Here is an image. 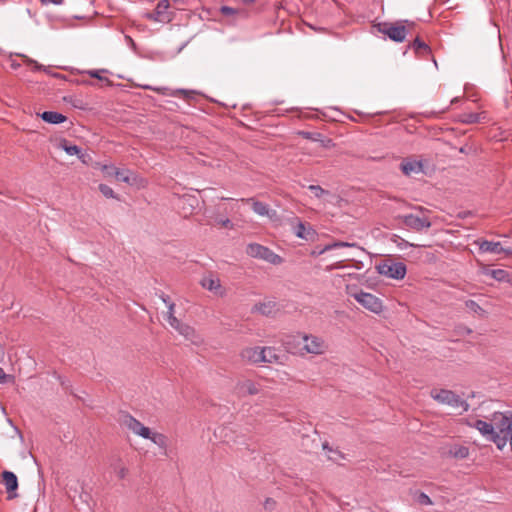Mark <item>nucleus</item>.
Returning <instances> with one entry per match:
<instances>
[{"label":"nucleus","mask_w":512,"mask_h":512,"mask_svg":"<svg viewBox=\"0 0 512 512\" xmlns=\"http://www.w3.org/2000/svg\"><path fill=\"white\" fill-rule=\"evenodd\" d=\"M61 147L68 155H78L81 152V149L77 145H70L66 140L61 143Z\"/></svg>","instance_id":"nucleus-36"},{"label":"nucleus","mask_w":512,"mask_h":512,"mask_svg":"<svg viewBox=\"0 0 512 512\" xmlns=\"http://www.w3.org/2000/svg\"><path fill=\"white\" fill-rule=\"evenodd\" d=\"M100 192L107 198H115V194L113 189L106 185V184H100L99 185Z\"/></svg>","instance_id":"nucleus-39"},{"label":"nucleus","mask_w":512,"mask_h":512,"mask_svg":"<svg viewBox=\"0 0 512 512\" xmlns=\"http://www.w3.org/2000/svg\"><path fill=\"white\" fill-rule=\"evenodd\" d=\"M465 306L469 311L473 312L474 314L478 315L479 317L486 316V311L478 303H476L473 300H467L465 302Z\"/></svg>","instance_id":"nucleus-32"},{"label":"nucleus","mask_w":512,"mask_h":512,"mask_svg":"<svg viewBox=\"0 0 512 512\" xmlns=\"http://www.w3.org/2000/svg\"><path fill=\"white\" fill-rule=\"evenodd\" d=\"M220 12L225 15V16H231V15H234V14H237L238 13V10L237 9H234L232 7H229V6H222L220 8Z\"/></svg>","instance_id":"nucleus-44"},{"label":"nucleus","mask_w":512,"mask_h":512,"mask_svg":"<svg viewBox=\"0 0 512 512\" xmlns=\"http://www.w3.org/2000/svg\"><path fill=\"white\" fill-rule=\"evenodd\" d=\"M167 308H168L167 318H166L167 322L169 323V325L171 327L177 325L179 320L174 316L175 304L173 302H169Z\"/></svg>","instance_id":"nucleus-35"},{"label":"nucleus","mask_w":512,"mask_h":512,"mask_svg":"<svg viewBox=\"0 0 512 512\" xmlns=\"http://www.w3.org/2000/svg\"><path fill=\"white\" fill-rule=\"evenodd\" d=\"M111 169H113L114 171V176L122 181V182H125V183H130V174L131 172L129 170H121V169H117L115 167H110Z\"/></svg>","instance_id":"nucleus-34"},{"label":"nucleus","mask_w":512,"mask_h":512,"mask_svg":"<svg viewBox=\"0 0 512 512\" xmlns=\"http://www.w3.org/2000/svg\"><path fill=\"white\" fill-rule=\"evenodd\" d=\"M308 188L317 198H321L323 195L328 194V191L318 185H310Z\"/></svg>","instance_id":"nucleus-41"},{"label":"nucleus","mask_w":512,"mask_h":512,"mask_svg":"<svg viewBox=\"0 0 512 512\" xmlns=\"http://www.w3.org/2000/svg\"><path fill=\"white\" fill-rule=\"evenodd\" d=\"M128 39H129V40H128V43L133 42V41H132V38L128 37Z\"/></svg>","instance_id":"nucleus-60"},{"label":"nucleus","mask_w":512,"mask_h":512,"mask_svg":"<svg viewBox=\"0 0 512 512\" xmlns=\"http://www.w3.org/2000/svg\"><path fill=\"white\" fill-rule=\"evenodd\" d=\"M378 272L393 279H403L406 274V266L402 262L384 261L378 266Z\"/></svg>","instance_id":"nucleus-6"},{"label":"nucleus","mask_w":512,"mask_h":512,"mask_svg":"<svg viewBox=\"0 0 512 512\" xmlns=\"http://www.w3.org/2000/svg\"><path fill=\"white\" fill-rule=\"evenodd\" d=\"M173 96H182L185 99H194L196 92L192 90H184V89H178L175 90L173 93H171Z\"/></svg>","instance_id":"nucleus-38"},{"label":"nucleus","mask_w":512,"mask_h":512,"mask_svg":"<svg viewBox=\"0 0 512 512\" xmlns=\"http://www.w3.org/2000/svg\"><path fill=\"white\" fill-rule=\"evenodd\" d=\"M458 339H452V335H450L449 341H457Z\"/></svg>","instance_id":"nucleus-58"},{"label":"nucleus","mask_w":512,"mask_h":512,"mask_svg":"<svg viewBox=\"0 0 512 512\" xmlns=\"http://www.w3.org/2000/svg\"><path fill=\"white\" fill-rule=\"evenodd\" d=\"M112 469L119 479H124L128 475V469L122 464L121 459L112 464Z\"/></svg>","instance_id":"nucleus-31"},{"label":"nucleus","mask_w":512,"mask_h":512,"mask_svg":"<svg viewBox=\"0 0 512 512\" xmlns=\"http://www.w3.org/2000/svg\"><path fill=\"white\" fill-rule=\"evenodd\" d=\"M479 246V251L482 253H494V254H511L510 249L502 247L500 242H492L487 240H477L475 242Z\"/></svg>","instance_id":"nucleus-13"},{"label":"nucleus","mask_w":512,"mask_h":512,"mask_svg":"<svg viewBox=\"0 0 512 512\" xmlns=\"http://www.w3.org/2000/svg\"><path fill=\"white\" fill-rule=\"evenodd\" d=\"M431 396L441 403H445L448 401V391L446 390L438 391L437 389H433L431 391Z\"/></svg>","instance_id":"nucleus-37"},{"label":"nucleus","mask_w":512,"mask_h":512,"mask_svg":"<svg viewBox=\"0 0 512 512\" xmlns=\"http://www.w3.org/2000/svg\"><path fill=\"white\" fill-rule=\"evenodd\" d=\"M147 439L151 440L160 449H162L163 450V454L165 456H168V451H167L168 439H167V437L164 434L158 433V432H152L150 430V435H149V437Z\"/></svg>","instance_id":"nucleus-26"},{"label":"nucleus","mask_w":512,"mask_h":512,"mask_svg":"<svg viewBox=\"0 0 512 512\" xmlns=\"http://www.w3.org/2000/svg\"><path fill=\"white\" fill-rule=\"evenodd\" d=\"M161 299H162V301H163L167 306H168L169 302H171V301H170V299H169V296L164 295V294H162V295H161Z\"/></svg>","instance_id":"nucleus-51"},{"label":"nucleus","mask_w":512,"mask_h":512,"mask_svg":"<svg viewBox=\"0 0 512 512\" xmlns=\"http://www.w3.org/2000/svg\"><path fill=\"white\" fill-rule=\"evenodd\" d=\"M471 332L472 330L465 326H457L453 331V335L464 336L470 334Z\"/></svg>","instance_id":"nucleus-42"},{"label":"nucleus","mask_w":512,"mask_h":512,"mask_svg":"<svg viewBox=\"0 0 512 512\" xmlns=\"http://www.w3.org/2000/svg\"><path fill=\"white\" fill-rule=\"evenodd\" d=\"M170 7L169 0H160L153 12L145 14V18L154 22H170L171 17L167 10Z\"/></svg>","instance_id":"nucleus-10"},{"label":"nucleus","mask_w":512,"mask_h":512,"mask_svg":"<svg viewBox=\"0 0 512 512\" xmlns=\"http://www.w3.org/2000/svg\"><path fill=\"white\" fill-rule=\"evenodd\" d=\"M100 72H106V70H104V69H102V70H89V71H87V74H88L89 76H91V77H93V78H97V79H99V80H101V81H106V82H107V84H109V85H110V84H111V81H110L108 78L102 77V76L100 75Z\"/></svg>","instance_id":"nucleus-40"},{"label":"nucleus","mask_w":512,"mask_h":512,"mask_svg":"<svg viewBox=\"0 0 512 512\" xmlns=\"http://www.w3.org/2000/svg\"><path fill=\"white\" fill-rule=\"evenodd\" d=\"M400 168L405 175L410 176L422 171V163L416 160H406L401 163Z\"/></svg>","instance_id":"nucleus-22"},{"label":"nucleus","mask_w":512,"mask_h":512,"mask_svg":"<svg viewBox=\"0 0 512 512\" xmlns=\"http://www.w3.org/2000/svg\"><path fill=\"white\" fill-rule=\"evenodd\" d=\"M450 455L458 459H464L469 455V449L463 445H455L450 447Z\"/></svg>","instance_id":"nucleus-30"},{"label":"nucleus","mask_w":512,"mask_h":512,"mask_svg":"<svg viewBox=\"0 0 512 512\" xmlns=\"http://www.w3.org/2000/svg\"><path fill=\"white\" fill-rule=\"evenodd\" d=\"M261 363H280V356L273 347H261Z\"/></svg>","instance_id":"nucleus-23"},{"label":"nucleus","mask_w":512,"mask_h":512,"mask_svg":"<svg viewBox=\"0 0 512 512\" xmlns=\"http://www.w3.org/2000/svg\"><path fill=\"white\" fill-rule=\"evenodd\" d=\"M298 135L313 142H318L324 148H331L334 146L332 139L324 137L318 132L299 131Z\"/></svg>","instance_id":"nucleus-18"},{"label":"nucleus","mask_w":512,"mask_h":512,"mask_svg":"<svg viewBox=\"0 0 512 512\" xmlns=\"http://www.w3.org/2000/svg\"><path fill=\"white\" fill-rule=\"evenodd\" d=\"M352 296L359 304L373 313L379 314L383 309L382 301L371 293L360 291Z\"/></svg>","instance_id":"nucleus-5"},{"label":"nucleus","mask_w":512,"mask_h":512,"mask_svg":"<svg viewBox=\"0 0 512 512\" xmlns=\"http://www.w3.org/2000/svg\"><path fill=\"white\" fill-rule=\"evenodd\" d=\"M2 359H3V355L0 354V362L2 361Z\"/></svg>","instance_id":"nucleus-61"},{"label":"nucleus","mask_w":512,"mask_h":512,"mask_svg":"<svg viewBox=\"0 0 512 512\" xmlns=\"http://www.w3.org/2000/svg\"><path fill=\"white\" fill-rule=\"evenodd\" d=\"M296 225L294 227V233L298 238L304 240H313L316 236V231L309 225L306 226L302 221L298 218H295Z\"/></svg>","instance_id":"nucleus-19"},{"label":"nucleus","mask_w":512,"mask_h":512,"mask_svg":"<svg viewBox=\"0 0 512 512\" xmlns=\"http://www.w3.org/2000/svg\"><path fill=\"white\" fill-rule=\"evenodd\" d=\"M303 341V350L310 354H323L327 348L325 341L318 336L306 335L303 337Z\"/></svg>","instance_id":"nucleus-11"},{"label":"nucleus","mask_w":512,"mask_h":512,"mask_svg":"<svg viewBox=\"0 0 512 512\" xmlns=\"http://www.w3.org/2000/svg\"><path fill=\"white\" fill-rule=\"evenodd\" d=\"M337 267H338V266H330V267H328L327 269H328V270H331V269H333V268H337Z\"/></svg>","instance_id":"nucleus-57"},{"label":"nucleus","mask_w":512,"mask_h":512,"mask_svg":"<svg viewBox=\"0 0 512 512\" xmlns=\"http://www.w3.org/2000/svg\"><path fill=\"white\" fill-rule=\"evenodd\" d=\"M417 501L421 505H429V504H431V500H430L429 496L426 495L425 493H420L418 495V497H417Z\"/></svg>","instance_id":"nucleus-45"},{"label":"nucleus","mask_w":512,"mask_h":512,"mask_svg":"<svg viewBox=\"0 0 512 512\" xmlns=\"http://www.w3.org/2000/svg\"><path fill=\"white\" fill-rule=\"evenodd\" d=\"M450 408L456 415H461L469 409V404L460 395L450 391Z\"/></svg>","instance_id":"nucleus-16"},{"label":"nucleus","mask_w":512,"mask_h":512,"mask_svg":"<svg viewBox=\"0 0 512 512\" xmlns=\"http://www.w3.org/2000/svg\"><path fill=\"white\" fill-rule=\"evenodd\" d=\"M242 201L251 202L253 211L260 216H267L271 219L276 216L275 210H271L267 204L257 201L254 198L242 199Z\"/></svg>","instance_id":"nucleus-20"},{"label":"nucleus","mask_w":512,"mask_h":512,"mask_svg":"<svg viewBox=\"0 0 512 512\" xmlns=\"http://www.w3.org/2000/svg\"><path fill=\"white\" fill-rule=\"evenodd\" d=\"M469 425L476 428L481 433V435L495 443L499 450H502L505 447V440L503 436L493 431L494 426L491 420L487 422L477 419L473 423H469Z\"/></svg>","instance_id":"nucleus-4"},{"label":"nucleus","mask_w":512,"mask_h":512,"mask_svg":"<svg viewBox=\"0 0 512 512\" xmlns=\"http://www.w3.org/2000/svg\"><path fill=\"white\" fill-rule=\"evenodd\" d=\"M243 4L245 5H250L252 4L255 0H241Z\"/></svg>","instance_id":"nucleus-52"},{"label":"nucleus","mask_w":512,"mask_h":512,"mask_svg":"<svg viewBox=\"0 0 512 512\" xmlns=\"http://www.w3.org/2000/svg\"><path fill=\"white\" fill-rule=\"evenodd\" d=\"M200 285L216 296L223 297L226 295V289L221 285L220 279L213 273L204 275L200 281Z\"/></svg>","instance_id":"nucleus-7"},{"label":"nucleus","mask_w":512,"mask_h":512,"mask_svg":"<svg viewBox=\"0 0 512 512\" xmlns=\"http://www.w3.org/2000/svg\"><path fill=\"white\" fill-rule=\"evenodd\" d=\"M459 152H461V153L465 152V148H464V147H461V148L459 149Z\"/></svg>","instance_id":"nucleus-56"},{"label":"nucleus","mask_w":512,"mask_h":512,"mask_svg":"<svg viewBox=\"0 0 512 512\" xmlns=\"http://www.w3.org/2000/svg\"><path fill=\"white\" fill-rule=\"evenodd\" d=\"M110 167H111V166H106V165H105V166L103 167V170H104V171L106 172V174H108V175H114V171H113V169H111Z\"/></svg>","instance_id":"nucleus-50"},{"label":"nucleus","mask_w":512,"mask_h":512,"mask_svg":"<svg viewBox=\"0 0 512 512\" xmlns=\"http://www.w3.org/2000/svg\"><path fill=\"white\" fill-rule=\"evenodd\" d=\"M403 224L412 230L422 231L430 227V221L424 215L408 214L401 217Z\"/></svg>","instance_id":"nucleus-9"},{"label":"nucleus","mask_w":512,"mask_h":512,"mask_svg":"<svg viewBox=\"0 0 512 512\" xmlns=\"http://www.w3.org/2000/svg\"><path fill=\"white\" fill-rule=\"evenodd\" d=\"M485 118L486 115L484 113H469L464 115L461 121L465 123H479L482 122Z\"/></svg>","instance_id":"nucleus-33"},{"label":"nucleus","mask_w":512,"mask_h":512,"mask_svg":"<svg viewBox=\"0 0 512 512\" xmlns=\"http://www.w3.org/2000/svg\"><path fill=\"white\" fill-rule=\"evenodd\" d=\"M43 4H49V3H52V4H55V5H60L63 3V0H40Z\"/></svg>","instance_id":"nucleus-49"},{"label":"nucleus","mask_w":512,"mask_h":512,"mask_svg":"<svg viewBox=\"0 0 512 512\" xmlns=\"http://www.w3.org/2000/svg\"><path fill=\"white\" fill-rule=\"evenodd\" d=\"M469 214H470L469 212H464L463 214H459L458 216L462 218V217H465L466 215H469Z\"/></svg>","instance_id":"nucleus-55"},{"label":"nucleus","mask_w":512,"mask_h":512,"mask_svg":"<svg viewBox=\"0 0 512 512\" xmlns=\"http://www.w3.org/2000/svg\"><path fill=\"white\" fill-rule=\"evenodd\" d=\"M128 39H129V40H128V43L133 42V41H132V38L128 37Z\"/></svg>","instance_id":"nucleus-59"},{"label":"nucleus","mask_w":512,"mask_h":512,"mask_svg":"<svg viewBox=\"0 0 512 512\" xmlns=\"http://www.w3.org/2000/svg\"><path fill=\"white\" fill-rule=\"evenodd\" d=\"M248 256L264 260L273 265H279L283 259L278 254L274 253L270 248L258 243H250L246 247Z\"/></svg>","instance_id":"nucleus-3"},{"label":"nucleus","mask_w":512,"mask_h":512,"mask_svg":"<svg viewBox=\"0 0 512 512\" xmlns=\"http://www.w3.org/2000/svg\"><path fill=\"white\" fill-rule=\"evenodd\" d=\"M493 431L503 436L505 446L509 442L512 451V411L494 412L491 416Z\"/></svg>","instance_id":"nucleus-2"},{"label":"nucleus","mask_w":512,"mask_h":512,"mask_svg":"<svg viewBox=\"0 0 512 512\" xmlns=\"http://www.w3.org/2000/svg\"><path fill=\"white\" fill-rule=\"evenodd\" d=\"M263 506L265 510L272 511L276 508V501L273 498H266Z\"/></svg>","instance_id":"nucleus-43"},{"label":"nucleus","mask_w":512,"mask_h":512,"mask_svg":"<svg viewBox=\"0 0 512 512\" xmlns=\"http://www.w3.org/2000/svg\"><path fill=\"white\" fill-rule=\"evenodd\" d=\"M2 477L3 483L8 493V499H14L17 496V493L15 492L18 488L17 476L11 471H4Z\"/></svg>","instance_id":"nucleus-14"},{"label":"nucleus","mask_w":512,"mask_h":512,"mask_svg":"<svg viewBox=\"0 0 512 512\" xmlns=\"http://www.w3.org/2000/svg\"><path fill=\"white\" fill-rule=\"evenodd\" d=\"M482 273L498 282H510V275L504 269H490L488 267H483Z\"/></svg>","instance_id":"nucleus-21"},{"label":"nucleus","mask_w":512,"mask_h":512,"mask_svg":"<svg viewBox=\"0 0 512 512\" xmlns=\"http://www.w3.org/2000/svg\"><path fill=\"white\" fill-rule=\"evenodd\" d=\"M172 328H174L176 331L179 332V334L184 336L186 339L192 341L193 343L197 342L196 332H195L194 328H192L191 326L178 321V324L175 326H172Z\"/></svg>","instance_id":"nucleus-24"},{"label":"nucleus","mask_w":512,"mask_h":512,"mask_svg":"<svg viewBox=\"0 0 512 512\" xmlns=\"http://www.w3.org/2000/svg\"><path fill=\"white\" fill-rule=\"evenodd\" d=\"M356 246L355 244H352V243H348V242H342V241H336V242H333L331 244H327L325 245L322 249L320 250H313L312 251V255L313 256H317V255H321L327 251H330L332 249H336V248H343V247H354Z\"/></svg>","instance_id":"nucleus-29"},{"label":"nucleus","mask_w":512,"mask_h":512,"mask_svg":"<svg viewBox=\"0 0 512 512\" xmlns=\"http://www.w3.org/2000/svg\"><path fill=\"white\" fill-rule=\"evenodd\" d=\"M409 48L412 49L417 55L425 56L430 54V47L419 37H416L409 45Z\"/></svg>","instance_id":"nucleus-27"},{"label":"nucleus","mask_w":512,"mask_h":512,"mask_svg":"<svg viewBox=\"0 0 512 512\" xmlns=\"http://www.w3.org/2000/svg\"><path fill=\"white\" fill-rule=\"evenodd\" d=\"M11 67H12L13 69H17L18 67H20V64H19V63L14 62V61H12V63H11Z\"/></svg>","instance_id":"nucleus-53"},{"label":"nucleus","mask_w":512,"mask_h":512,"mask_svg":"<svg viewBox=\"0 0 512 512\" xmlns=\"http://www.w3.org/2000/svg\"><path fill=\"white\" fill-rule=\"evenodd\" d=\"M260 352H261V347H247L241 351L240 356L243 361H245L249 364L258 365V364H261V353Z\"/></svg>","instance_id":"nucleus-17"},{"label":"nucleus","mask_w":512,"mask_h":512,"mask_svg":"<svg viewBox=\"0 0 512 512\" xmlns=\"http://www.w3.org/2000/svg\"><path fill=\"white\" fill-rule=\"evenodd\" d=\"M459 101V99L456 97V98H453L452 100H450V104H455Z\"/></svg>","instance_id":"nucleus-54"},{"label":"nucleus","mask_w":512,"mask_h":512,"mask_svg":"<svg viewBox=\"0 0 512 512\" xmlns=\"http://www.w3.org/2000/svg\"><path fill=\"white\" fill-rule=\"evenodd\" d=\"M276 311V303L273 301H267L263 303L255 304L252 308V312H257L265 316H270Z\"/></svg>","instance_id":"nucleus-25"},{"label":"nucleus","mask_w":512,"mask_h":512,"mask_svg":"<svg viewBox=\"0 0 512 512\" xmlns=\"http://www.w3.org/2000/svg\"><path fill=\"white\" fill-rule=\"evenodd\" d=\"M235 392L239 397H245L248 395H256L260 392L259 384L252 380L246 379L238 381L235 385Z\"/></svg>","instance_id":"nucleus-12"},{"label":"nucleus","mask_w":512,"mask_h":512,"mask_svg":"<svg viewBox=\"0 0 512 512\" xmlns=\"http://www.w3.org/2000/svg\"><path fill=\"white\" fill-rule=\"evenodd\" d=\"M198 205V199L195 196L185 195L179 199V209L183 217H188L193 214Z\"/></svg>","instance_id":"nucleus-15"},{"label":"nucleus","mask_w":512,"mask_h":512,"mask_svg":"<svg viewBox=\"0 0 512 512\" xmlns=\"http://www.w3.org/2000/svg\"><path fill=\"white\" fill-rule=\"evenodd\" d=\"M121 424L144 439L148 438L150 435V428L144 426L140 421L129 414H125L121 417Z\"/></svg>","instance_id":"nucleus-8"},{"label":"nucleus","mask_w":512,"mask_h":512,"mask_svg":"<svg viewBox=\"0 0 512 512\" xmlns=\"http://www.w3.org/2000/svg\"><path fill=\"white\" fill-rule=\"evenodd\" d=\"M41 118L51 124H60L66 120V116L55 111H45L41 114Z\"/></svg>","instance_id":"nucleus-28"},{"label":"nucleus","mask_w":512,"mask_h":512,"mask_svg":"<svg viewBox=\"0 0 512 512\" xmlns=\"http://www.w3.org/2000/svg\"><path fill=\"white\" fill-rule=\"evenodd\" d=\"M8 375L4 372V370L0 367V383H6L8 379Z\"/></svg>","instance_id":"nucleus-48"},{"label":"nucleus","mask_w":512,"mask_h":512,"mask_svg":"<svg viewBox=\"0 0 512 512\" xmlns=\"http://www.w3.org/2000/svg\"><path fill=\"white\" fill-rule=\"evenodd\" d=\"M217 223L219 225H221L222 227H225V228H233V224L231 223V221L228 219V218H225V219H219L217 221Z\"/></svg>","instance_id":"nucleus-46"},{"label":"nucleus","mask_w":512,"mask_h":512,"mask_svg":"<svg viewBox=\"0 0 512 512\" xmlns=\"http://www.w3.org/2000/svg\"><path fill=\"white\" fill-rule=\"evenodd\" d=\"M22 57L24 58L25 62H27L28 64H33L35 70H41L42 69V66L40 64H38L37 62H35L34 60L29 59L28 57H26L24 55Z\"/></svg>","instance_id":"nucleus-47"},{"label":"nucleus","mask_w":512,"mask_h":512,"mask_svg":"<svg viewBox=\"0 0 512 512\" xmlns=\"http://www.w3.org/2000/svg\"><path fill=\"white\" fill-rule=\"evenodd\" d=\"M381 34L389 37L394 42H403L407 35L411 34L414 23L407 20L397 22H382L375 26Z\"/></svg>","instance_id":"nucleus-1"}]
</instances>
